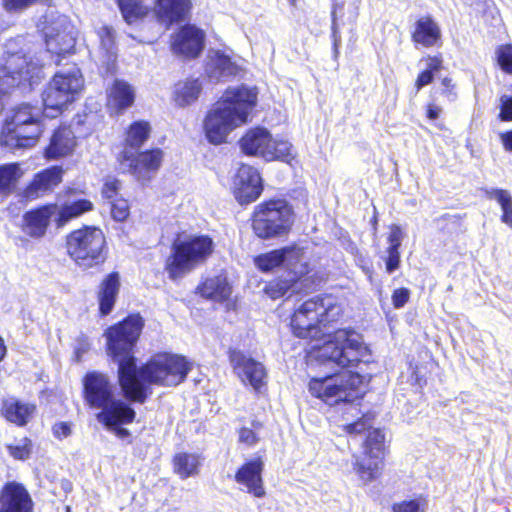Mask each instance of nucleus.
<instances>
[{
	"instance_id": "f257e3e1",
	"label": "nucleus",
	"mask_w": 512,
	"mask_h": 512,
	"mask_svg": "<svg viewBox=\"0 0 512 512\" xmlns=\"http://www.w3.org/2000/svg\"><path fill=\"white\" fill-rule=\"evenodd\" d=\"M142 327V318L139 315H130L105 332L108 353L118 363L121 388L126 397L138 402H143L147 396L146 383L176 386L185 380L192 368V364L185 357L162 353L155 355L146 365L137 369L132 348Z\"/></svg>"
},
{
	"instance_id": "f03ea898",
	"label": "nucleus",
	"mask_w": 512,
	"mask_h": 512,
	"mask_svg": "<svg viewBox=\"0 0 512 512\" xmlns=\"http://www.w3.org/2000/svg\"><path fill=\"white\" fill-rule=\"evenodd\" d=\"M342 309L331 296L315 297L300 303L291 317L293 334L302 339L320 340L308 352L307 361L313 364L335 365L341 368L355 367L369 362L370 349L361 334L352 329H339L326 334L325 327L341 316Z\"/></svg>"
},
{
	"instance_id": "7ed1b4c3",
	"label": "nucleus",
	"mask_w": 512,
	"mask_h": 512,
	"mask_svg": "<svg viewBox=\"0 0 512 512\" xmlns=\"http://www.w3.org/2000/svg\"><path fill=\"white\" fill-rule=\"evenodd\" d=\"M256 103L255 88L240 86L227 89L205 117L204 132L208 141L215 145L226 142L233 130L248 122Z\"/></svg>"
},
{
	"instance_id": "20e7f679",
	"label": "nucleus",
	"mask_w": 512,
	"mask_h": 512,
	"mask_svg": "<svg viewBox=\"0 0 512 512\" xmlns=\"http://www.w3.org/2000/svg\"><path fill=\"white\" fill-rule=\"evenodd\" d=\"M42 78V62L27 60L22 38L9 39L4 45L0 64V113L4 108L3 95L12 87H28Z\"/></svg>"
},
{
	"instance_id": "39448f33",
	"label": "nucleus",
	"mask_w": 512,
	"mask_h": 512,
	"mask_svg": "<svg viewBox=\"0 0 512 512\" xmlns=\"http://www.w3.org/2000/svg\"><path fill=\"white\" fill-rule=\"evenodd\" d=\"M42 113L28 103L15 106L5 116L0 144L10 150L34 147L43 133Z\"/></svg>"
},
{
	"instance_id": "423d86ee",
	"label": "nucleus",
	"mask_w": 512,
	"mask_h": 512,
	"mask_svg": "<svg viewBox=\"0 0 512 512\" xmlns=\"http://www.w3.org/2000/svg\"><path fill=\"white\" fill-rule=\"evenodd\" d=\"M38 28L44 35L47 47L46 52L42 53L40 56L37 55L35 47L27 42L24 37H17L24 39L25 53L28 61H30L31 58L33 60L39 59L43 67L45 65V56L51 55V58L55 57L54 62L59 64L61 57L74 52L76 43L74 28L66 16L55 11H50L40 19Z\"/></svg>"
},
{
	"instance_id": "0eeeda50",
	"label": "nucleus",
	"mask_w": 512,
	"mask_h": 512,
	"mask_svg": "<svg viewBox=\"0 0 512 512\" xmlns=\"http://www.w3.org/2000/svg\"><path fill=\"white\" fill-rule=\"evenodd\" d=\"M67 253L81 268L89 269L104 263L107 242L103 230L84 226L72 231L66 238Z\"/></svg>"
},
{
	"instance_id": "6e6552de",
	"label": "nucleus",
	"mask_w": 512,
	"mask_h": 512,
	"mask_svg": "<svg viewBox=\"0 0 512 512\" xmlns=\"http://www.w3.org/2000/svg\"><path fill=\"white\" fill-rule=\"evenodd\" d=\"M84 88V78L76 66L57 72L42 93L44 112L54 118L74 102Z\"/></svg>"
},
{
	"instance_id": "1a4fd4ad",
	"label": "nucleus",
	"mask_w": 512,
	"mask_h": 512,
	"mask_svg": "<svg viewBox=\"0 0 512 512\" xmlns=\"http://www.w3.org/2000/svg\"><path fill=\"white\" fill-rule=\"evenodd\" d=\"M241 151L247 156L258 157L267 162H290L295 157L292 144L282 137H273L263 127L248 129L239 140Z\"/></svg>"
},
{
	"instance_id": "9d476101",
	"label": "nucleus",
	"mask_w": 512,
	"mask_h": 512,
	"mask_svg": "<svg viewBox=\"0 0 512 512\" xmlns=\"http://www.w3.org/2000/svg\"><path fill=\"white\" fill-rule=\"evenodd\" d=\"M363 377L359 373L345 372L339 375L314 377L309 381V392L324 403L333 406L352 402L360 397Z\"/></svg>"
},
{
	"instance_id": "9b49d317",
	"label": "nucleus",
	"mask_w": 512,
	"mask_h": 512,
	"mask_svg": "<svg viewBox=\"0 0 512 512\" xmlns=\"http://www.w3.org/2000/svg\"><path fill=\"white\" fill-rule=\"evenodd\" d=\"M213 240L205 235L178 238L172 246L166 270L171 279H176L204 262L213 252Z\"/></svg>"
},
{
	"instance_id": "f8f14e48",
	"label": "nucleus",
	"mask_w": 512,
	"mask_h": 512,
	"mask_svg": "<svg viewBox=\"0 0 512 512\" xmlns=\"http://www.w3.org/2000/svg\"><path fill=\"white\" fill-rule=\"evenodd\" d=\"M293 223L292 208L283 200H272L255 207L252 227L260 238L286 234Z\"/></svg>"
},
{
	"instance_id": "ddd939ff",
	"label": "nucleus",
	"mask_w": 512,
	"mask_h": 512,
	"mask_svg": "<svg viewBox=\"0 0 512 512\" xmlns=\"http://www.w3.org/2000/svg\"><path fill=\"white\" fill-rule=\"evenodd\" d=\"M254 264L263 272H271L285 265L289 275L294 274L297 277H303L311 270L307 261V252L298 246H288L261 254L254 258Z\"/></svg>"
},
{
	"instance_id": "4468645a",
	"label": "nucleus",
	"mask_w": 512,
	"mask_h": 512,
	"mask_svg": "<svg viewBox=\"0 0 512 512\" xmlns=\"http://www.w3.org/2000/svg\"><path fill=\"white\" fill-rule=\"evenodd\" d=\"M99 410L96 419L106 430L114 433L120 439H126L130 435L129 431L122 426L132 423L136 413L120 397V394L100 407Z\"/></svg>"
},
{
	"instance_id": "2eb2a0df",
	"label": "nucleus",
	"mask_w": 512,
	"mask_h": 512,
	"mask_svg": "<svg viewBox=\"0 0 512 512\" xmlns=\"http://www.w3.org/2000/svg\"><path fill=\"white\" fill-rule=\"evenodd\" d=\"M118 160L123 169L129 171L138 180L146 181L160 168L163 152L160 149H152L136 154L135 151L123 149Z\"/></svg>"
},
{
	"instance_id": "dca6fc26",
	"label": "nucleus",
	"mask_w": 512,
	"mask_h": 512,
	"mask_svg": "<svg viewBox=\"0 0 512 512\" xmlns=\"http://www.w3.org/2000/svg\"><path fill=\"white\" fill-rule=\"evenodd\" d=\"M230 363L244 385H250L255 391H260L266 385L267 373L261 362L240 351H232Z\"/></svg>"
},
{
	"instance_id": "f3484780",
	"label": "nucleus",
	"mask_w": 512,
	"mask_h": 512,
	"mask_svg": "<svg viewBox=\"0 0 512 512\" xmlns=\"http://www.w3.org/2000/svg\"><path fill=\"white\" fill-rule=\"evenodd\" d=\"M232 190L240 204H248L255 201L263 190L258 170L250 165H240L233 179Z\"/></svg>"
},
{
	"instance_id": "a211bd4d",
	"label": "nucleus",
	"mask_w": 512,
	"mask_h": 512,
	"mask_svg": "<svg viewBox=\"0 0 512 512\" xmlns=\"http://www.w3.org/2000/svg\"><path fill=\"white\" fill-rule=\"evenodd\" d=\"M84 399L94 409H99L119 395L117 387L104 374L88 373L83 381Z\"/></svg>"
},
{
	"instance_id": "6ab92c4d",
	"label": "nucleus",
	"mask_w": 512,
	"mask_h": 512,
	"mask_svg": "<svg viewBox=\"0 0 512 512\" xmlns=\"http://www.w3.org/2000/svg\"><path fill=\"white\" fill-rule=\"evenodd\" d=\"M204 39V32L196 26H183L171 37V51L178 56L195 58L204 47Z\"/></svg>"
},
{
	"instance_id": "aec40b11",
	"label": "nucleus",
	"mask_w": 512,
	"mask_h": 512,
	"mask_svg": "<svg viewBox=\"0 0 512 512\" xmlns=\"http://www.w3.org/2000/svg\"><path fill=\"white\" fill-rule=\"evenodd\" d=\"M239 70L229 49H209L205 60V74L214 82L236 75Z\"/></svg>"
},
{
	"instance_id": "412c9836",
	"label": "nucleus",
	"mask_w": 512,
	"mask_h": 512,
	"mask_svg": "<svg viewBox=\"0 0 512 512\" xmlns=\"http://www.w3.org/2000/svg\"><path fill=\"white\" fill-rule=\"evenodd\" d=\"M264 461L256 457L244 463L235 474V481L243 487V490L257 498H263L266 494L262 471Z\"/></svg>"
},
{
	"instance_id": "4be33fe9",
	"label": "nucleus",
	"mask_w": 512,
	"mask_h": 512,
	"mask_svg": "<svg viewBox=\"0 0 512 512\" xmlns=\"http://www.w3.org/2000/svg\"><path fill=\"white\" fill-rule=\"evenodd\" d=\"M32 509V499L23 485L10 482L3 487L0 512H32Z\"/></svg>"
},
{
	"instance_id": "5701e85b",
	"label": "nucleus",
	"mask_w": 512,
	"mask_h": 512,
	"mask_svg": "<svg viewBox=\"0 0 512 512\" xmlns=\"http://www.w3.org/2000/svg\"><path fill=\"white\" fill-rule=\"evenodd\" d=\"M383 467V458H375L374 454L361 451L352 455V471L361 485L376 481L381 476Z\"/></svg>"
},
{
	"instance_id": "b1692460",
	"label": "nucleus",
	"mask_w": 512,
	"mask_h": 512,
	"mask_svg": "<svg viewBox=\"0 0 512 512\" xmlns=\"http://www.w3.org/2000/svg\"><path fill=\"white\" fill-rule=\"evenodd\" d=\"M56 211L57 206L50 204L26 212L22 219V231L32 238L43 237L48 228L50 219Z\"/></svg>"
},
{
	"instance_id": "393cba45",
	"label": "nucleus",
	"mask_w": 512,
	"mask_h": 512,
	"mask_svg": "<svg viewBox=\"0 0 512 512\" xmlns=\"http://www.w3.org/2000/svg\"><path fill=\"white\" fill-rule=\"evenodd\" d=\"M62 174L63 170L58 166H53L37 173L25 189V196L29 199H36L52 191L61 183Z\"/></svg>"
},
{
	"instance_id": "a878e982",
	"label": "nucleus",
	"mask_w": 512,
	"mask_h": 512,
	"mask_svg": "<svg viewBox=\"0 0 512 512\" xmlns=\"http://www.w3.org/2000/svg\"><path fill=\"white\" fill-rule=\"evenodd\" d=\"M120 286V275L117 272L108 274L101 281L97 291V299L101 315L106 316L113 310Z\"/></svg>"
},
{
	"instance_id": "bb28decb",
	"label": "nucleus",
	"mask_w": 512,
	"mask_h": 512,
	"mask_svg": "<svg viewBox=\"0 0 512 512\" xmlns=\"http://www.w3.org/2000/svg\"><path fill=\"white\" fill-rule=\"evenodd\" d=\"M75 146L76 140L73 131L67 127L59 128L51 137L45 150V157L53 160L66 157L74 151Z\"/></svg>"
},
{
	"instance_id": "cd10ccee",
	"label": "nucleus",
	"mask_w": 512,
	"mask_h": 512,
	"mask_svg": "<svg viewBox=\"0 0 512 512\" xmlns=\"http://www.w3.org/2000/svg\"><path fill=\"white\" fill-rule=\"evenodd\" d=\"M135 99L133 87L122 80H115L108 90L107 107L112 113H119L129 108Z\"/></svg>"
},
{
	"instance_id": "c85d7f7f",
	"label": "nucleus",
	"mask_w": 512,
	"mask_h": 512,
	"mask_svg": "<svg viewBox=\"0 0 512 512\" xmlns=\"http://www.w3.org/2000/svg\"><path fill=\"white\" fill-rule=\"evenodd\" d=\"M440 38V27L430 16H423L416 21L412 33V41L415 44L432 47L437 44Z\"/></svg>"
},
{
	"instance_id": "c756f323",
	"label": "nucleus",
	"mask_w": 512,
	"mask_h": 512,
	"mask_svg": "<svg viewBox=\"0 0 512 512\" xmlns=\"http://www.w3.org/2000/svg\"><path fill=\"white\" fill-rule=\"evenodd\" d=\"M35 412V405L10 397L3 400L2 415L18 426L26 425Z\"/></svg>"
},
{
	"instance_id": "7c9ffc66",
	"label": "nucleus",
	"mask_w": 512,
	"mask_h": 512,
	"mask_svg": "<svg viewBox=\"0 0 512 512\" xmlns=\"http://www.w3.org/2000/svg\"><path fill=\"white\" fill-rule=\"evenodd\" d=\"M189 9L190 0H157L156 13L167 24L183 20Z\"/></svg>"
},
{
	"instance_id": "2f4dec72",
	"label": "nucleus",
	"mask_w": 512,
	"mask_h": 512,
	"mask_svg": "<svg viewBox=\"0 0 512 512\" xmlns=\"http://www.w3.org/2000/svg\"><path fill=\"white\" fill-rule=\"evenodd\" d=\"M198 291L204 298L215 302H224L229 299L232 293V288L225 276L217 275L207 278L198 287Z\"/></svg>"
},
{
	"instance_id": "473e14b6",
	"label": "nucleus",
	"mask_w": 512,
	"mask_h": 512,
	"mask_svg": "<svg viewBox=\"0 0 512 512\" xmlns=\"http://www.w3.org/2000/svg\"><path fill=\"white\" fill-rule=\"evenodd\" d=\"M202 91L199 79L187 78L175 83L172 99L179 107H186L195 102Z\"/></svg>"
},
{
	"instance_id": "72a5a7b5",
	"label": "nucleus",
	"mask_w": 512,
	"mask_h": 512,
	"mask_svg": "<svg viewBox=\"0 0 512 512\" xmlns=\"http://www.w3.org/2000/svg\"><path fill=\"white\" fill-rule=\"evenodd\" d=\"M93 203L89 199H71L66 201L59 209L57 208V225L63 226L72 219L92 211Z\"/></svg>"
},
{
	"instance_id": "f704fd0d",
	"label": "nucleus",
	"mask_w": 512,
	"mask_h": 512,
	"mask_svg": "<svg viewBox=\"0 0 512 512\" xmlns=\"http://www.w3.org/2000/svg\"><path fill=\"white\" fill-rule=\"evenodd\" d=\"M200 464V458L196 454L178 453L173 459L174 472L181 479H187L197 475Z\"/></svg>"
},
{
	"instance_id": "c9c22d12",
	"label": "nucleus",
	"mask_w": 512,
	"mask_h": 512,
	"mask_svg": "<svg viewBox=\"0 0 512 512\" xmlns=\"http://www.w3.org/2000/svg\"><path fill=\"white\" fill-rule=\"evenodd\" d=\"M419 63L424 65V69L419 73L415 81L417 92L433 81L434 73L442 69L443 60L440 55H428L422 57Z\"/></svg>"
},
{
	"instance_id": "e433bc0d",
	"label": "nucleus",
	"mask_w": 512,
	"mask_h": 512,
	"mask_svg": "<svg viewBox=\"0 0 512 512\" xmlns=\"http://www.w3.org/2000/svg\"><path fill=\"white\" fill-rule=\"evenodd\" d=\"M485 195L489 199L497 201L502 210L501 221L512 228V196L505 189H486Z\"/></svg>"
},
{
	"instance_id": "4c0bfd02",
	"label": "nucleus",
	"mask_w": 512,
	"mask_h": 512,
	"mask_svg": "<svg viewBox=\"0 0 512 512\" xmlns=\"http://www.w3.org/2000/svg\"><path fill=\"white\" fill-rule=\"evenodd\" d=\"M149 133L150 126L147 122L133 123L127 131L124 149L137 150L147 140Z\"/></svg>"
},
{
	"instance_id": "58836bf2",
	"label": "nucleus",
	"mask_w": 512,
	"mask_h": 512,
	"mask_svg": "<svg viewBox=\"0 0 512 512\" xmlns=\"http://www.w3.org/2000/svg\"><path fill=\"white\" fill-rule=\"evenodd\" d=\"M97 35L100 39L101 59L109 65L116 58L114 31L108 26H102L97 30Z\"/></svg>"
},
{
	"instance_id": "ea45409f",
	"label": "nucleus",
	"mask_w": 512,
	"mask_h": 512,
	"mask_svg": "<svg viewBox=\"0 0 512 512\" xmlns=\"http://www.w3.org/2000/svg\"><path fill=\"white\" fill-rule=\"evenodd\" d=\"M23 175L18 164H8L0 167V192L11 193L18 180Z\"/></svg>"
},
{
	"instance_id": "a19ab883",
	"label": "nucleus",
	"mask_w": 512,
	"mask_h": 512,
	"mask_svg": "<svg viewBox=\"0 0 512 512\" xmlns=\"http://www.w3.org/2000/svg\"><path fill=\"white\" fill-rule=\"evenodd\" d=\"M292 275L293 276L289 279H276L269 282V284L265 287V293L271 299H278L286 295L290 290L294 291L298 281L302 277H297L294 274Z\"/></svg>"
},
{
	"instance_id": "79ce46f5",
	"label": "nucleus",
	"mask_w": 512,
	"mask_h": 512,
	"mask_svg": "<svg viewBox=\"0 0 512 512\" xmlns=\"http://www.w3.org/2000/svg\"><path fill=\"white\" fill-rule=\"evenodd\" d=\"M118 3L125 21L129 24L148 13V8L142 0H118Z\"/></svg>"
},
{
	"instance_id": "37998d69",
	"label": "nucleus",
	"mask_w": 512,
	"mask_h": 512,
	"mask_svg": "<svg viewBox=\"0 0 512 512\" xmlns=\"http://www.w3.org/2000/svg\"><path fill=\"white\" fill-rule=\"evenodd\" d=\"M384 434L379 429L369 430L366 440L363 444L364 452L374 454V457H384Z\"/></svg>"
},
{
	"instance_id": "c03bdc74",
	"label": "nucleus",
	"mask_w": 512,
	"mask_h": 512,
	"mask_svg": "<svg viewBox=\"0 0 512 512\" xmlns=\"http://www.w3.org/2000/svg\"><path fill=\"white\" fill-rule=\"evenodd\" d=\"M7 450L11 457L16 460H26L30 457L32 444L28 438L15 440L14 443L7 445Z\"/></svg>"
},
{
	"instance_id": "a18cd8bd",
	"label": "nucleus",
	"mask_w": 512,
	"mask_h": 512,
	"mask_svg": "<svg viewBox=\"0 0 512 512\" xmlns=\"http://www.w3.org/2000/svg\"><path fill=\"white\" fill-rule=\"evenodd\" d=\"M496 59L503 71L512 73V45H500L496 49Z\"/></svg>"
},
{
	"instance_id": "49530a36",
	"label": "nucleus",
	"mask_w": 512,
	"mask_h": 512,
	"mask_svg": "<svg viewBox=\"0 0 512 512\" xmlns=\"http://www.w3.org/2000/svg\"><path fill=\"white\" fill-rule=\"evenodd\" d=\"M252 428L241 427L238 430V441L246 446H254L259 442L257 430L261 427L260 423H253Z\"/></svg>"
},
{
	"instance_id": "de8ad7c7",
	"label": "nucleus",
	"mask_w": 512,
	"mask_h": 512,
	"mask_svg": "<svg viewBox=\"0 0 512 512\" xmlns=\"http://www.w3.org/2000/svg\"><path fill=\"white\" fill-rule=\"evenodd\" d=\"M111 203V215L114 220L122 222L125 221L129 214V204L124 198H118Z\"/></svg>"
},
{
	"instance_id": "09e8293b",
	"label": "nucleus",
	"mask_w": 512,
	"mask_h": 512,
	"mask_svg": "<svg viewBox=\"0 0 512 512\" xmlns=\"http://www.w3.org/2000/svg\"><path fill=\"white\" fill-rule=\"evenodd\" d=\"M393 512H424L425 501L421 499L405 500L392 506Z\"/></svg>"
},
{
	"instance_id": "8fccbe9b",
	"label": "nucleus",
	"mask_w": 512,
	"mask_h": 512,
	"mask_svg": "<svg viewBox=\"0 0 512 512\" xmlns=\"http://www.w3.org/2000/svg\"><path fill=\"white\" fill-rule=\"evenodd\" d=\"M121 189V182L113 177L106 178L103 188H102V195L104 198H106L109 202H112L116 199H118L119 191Z\"/></svg>"
},
{
	"instance_id": "3c124183",
	"label": "nucleus",
	"mask_w": 512,
	"mask_h": 512,
	"mask_svg": "<svg viewBox=\"0 0 512 512\" xmlns=\"http://www.w3.org/2000/svg\"><path fill=\"white\" fill-rule=\"evenodd\" d=\"M47 0H2L3 8L8 12H21L28 7Z\"/></svg>"
},
{
	"instance_id": "603ef678",
	"label": "nucleus",
	"mask_w": 512,
	"mask_h": 512,
	"mask_svg": "<svg viewBox=\"0 0 512 512\" xmlns=\"http://www.w3.org/2000/svg\"><path fill=\"white\" fill-rule=\"evenodd\" d=\"M371 427L369 416H363L355 422L343 424V429L348 434H358Z\"/></svg>"
},
{
	"instance_id": "864d4df0",
	"label": "nucleus",
	"mask_w": 512,
	"mask_h": 512,
	"mask_svg": "<svg viewBox=\"0 0 512 512\" xmlns=\"http://www.w3.org/2000/svg\"><path fill=\"white\" fill-rule=\"evenodd\" d=\"M404 238V232L398 225L390 226V232L387 238L388 248L398 249L401 246L402 240Z\"/></svg>"
},
{
	"instance_id": "5fc2aeb1",
	"label": "nucleus",
	"mask_w": 512,
	"mask_h": 512,
	"mask_svg": "<svg viewBox=\"0 0 512 512\" xmlns=\"http://www.w3.org/2000/svg\"><path fill=\"white\" fill-rule=\"evenodd\" d=\"M386 254V270L388 273H392L395 270H397L400 266V252L398 249L387 248Z\"/></svg>"
},
{
	"instance_id": "6e6d98bb",
	"label": "nucleus",
	"mask_w": 512,
	"mask_h": 512,
	"mask_svg": "<svg viewBox=\"0 0 512 512\" xmlns=\"http://www.w3.org/2000/svg\"><path fill=\"white\" fill-rule=\"evenodd\" d=\"M410 298V291L407 288L396 289L392 294V302L395 308H402Z\"/></svg>"
},
{
	"instance_id": "4d7b16f0",
	"label": "nucleus",
	"mask_w": 512,
	"mask_h": 512,
	"mask_svg": "<svg viewBox=\"0 0 512 512\" xmlns=\"http://www.w3.org/2000/svg\"><path fill=\"white\" fill-rule=\"evenodd\" d=\"M501 102V111L500 118L503 121H511L512 120V97L503 95L500 98Z\"/></svg>"
},
{
	"instance_id": "13d9d810",
	"label": "nucleus",
	"mask_w": 512,
	"mask_h": 512,
	"mask_svg": "<svg viewBox=\"0 0 512 512\" xmlns=\"http://www.w3.org/2000/svg\"><path fill=\"white\" fill-rule=\"evenodd\" d=\"M442 85V94L447 98L448 101L453 102L456 99V92L454 84L452 83V79L448 77H444L441 80Z\"/></svg>"
},
{
	"instance_id": "bf43d9fd",
	"label": "nucleus",
	"mask_w": 512,
	"mask_h": 512,
	"mask_svg": "<svg viewBox=\"0 0 512 512\" xmlns=\"http://www.w3.org/2000/svg\"><path fill=\"white\" fill-rule=\"evenodd\" d=\"M53 434L58 439H63L71 434V427L66 422H60L53 426Z\"/></svg>"
},
{
	"instance_id": "052dcab7",
	"label": "nucleus",
	"mask_w": 512,
	"mask_h": 512,
	"mask_svg": "<svg viewBox=\"0 0 512 512\" xmlns=\"http://www.w3.org/2000/svg\"><path fill=\"white\" fill-rule=\"evenodd\" d=\"M339 7L341 8L342 5L336 4V5H334L333 10H332V34H333L335 46H337L338 42L340 41L339 29H338L337 18H336L337 9Z\"/></svg>"
},
{
	"instance_id": "680f3d73",
	"label": "nucleus",
	"mask_w": 512,
	"mask_h": 512,
	"mask_svg": "<svg viewBox=\"0 0 512 512\" xmlns=\"http://www.w3.org/2000/svg\"><path fill=\"white\" fill-rule=\"evenodd\" d=\"M442 113V108L435 105V104H429L427 107V117L430 120H436L440 114Z\"/></svg>"
},
{
	"instance_id": "e2e57ef3",
	"label": "nucleus",
	"mask_w": 512,
	"mask_h": 512,
	"mask_svg": "<svg viewBox=\"0 0 512 512\" xmlns=\"http://www.w3.org/2000/svg\"><path fill=\"white\" fill-rule=\"evenodd\" d=\"M501 140L505 149L512 151V131L501 134Z\"/></svg>"
},
{
	"instance_id": "0e129e2a",
	"label": "nucleus",
	"mask_w": 512,
	"mask_h": 512,
	"mask_svg": "<svg viewBox=\"0 0 512 512\" xmlns=\"http://www.w3.org/2000/svg\"><path fill=\"white\" fill-rule=\"evenodd\" d=\"M5 355H6V346H5L4 340L0 337V361L3 360Z\"/></svg>"
},
{
	"instance_id": "69168bd1",
	"label": "nucleus",
	"mask_w": 512,
	"mask_h": 512,
	"mask_svg": "<svg viewBox=\"0 0 512 512\" xmlns=\"http://www.w3.org/2000/svg\"><path fill=\"white\" fill-rule=\"evenodd\" d=\"M87 350V345H83L80 348L76 349L77 358L80 359V354L85 353Z\"/></svg>"
}]
</instances>
